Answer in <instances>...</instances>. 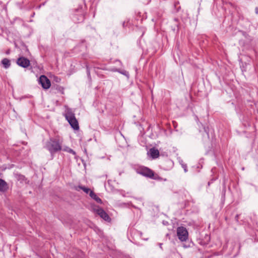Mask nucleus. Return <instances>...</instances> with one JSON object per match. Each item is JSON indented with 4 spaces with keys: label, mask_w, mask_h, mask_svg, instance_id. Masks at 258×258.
Here are the masks:
<instances>
[{
    "label": "nucleus",
    "mask_w": 258,
    "mask_h": 258,
    "mask_svg": "<svg viewBox=\"0 0 258 258\" xmlns=\"http://www.w3.org/2000/svg\"><path fill=\"white\" fill-rule=\"evenodd\" d=\"M177 235L178 239L181 241H184L188 238V232L184 227H179L177 229Z\"/></svg>",
    "instance_id": "nucleus-4"
},
{
    "label": "nucleus",
    "mask_w": 258,
    "mask_h": 258,
    "mask_svg": "<svg viewBox=\"0 0 258 258\" xmlns=\"http://www.w3.org/2000/svg\"><path fill=\"white\" fill-rule=\"evenodd\" d=\"M62 150L65 152H68L69 153L72 154L74 155H76V152L72 149L68 147H65L63 149L62 148Z\"/></svg>",
    "instance_id": "nucleus-13"
},
{
    "label": "nucleus",
    "mask_w": 258,
    "mask_h": 258,
    "mask_svg": "<svg viewBox=\"0 0 258 258\" xmlns=\"http://www.w3.org/2000/svg\"><path fill=\"white\" fill-rule=\"evenodd\" d=\"M174 21L175 22V26L174 27V28L172 29V30L173 31H175L176 30V28H177V30H178V19L177 18H174Z\"/></svg>",
    "instance_id": "nucleus-17"
},
{
    "label": "nucleus",
    "mask_w": 258,
    "mask_h": 258,
    "mask_svg": "<svg viewBox=\"0 0 258 258\" xmlns=\"http://www.w3.org/2000/svg\"><path fill=\"white\" fill-rule=\"evenodd\" d=\"M200 243L202 245H205L206 244H207V242H200Z\"/></svg>",
    "instance_id": "nucleus-20"
},
{
    "label": "nucleus",
    "mask_w": 258,
    "mask_h": 258,
    "mask_svg": "<svg viewBox=\"0 0 258 258\" xmlns=\"http://www.w3.org/2000/svg\"><path fill=\"white\" fill-rule=\"evenodd\" d=\"M209 240H210V237H207V242H208Z\"/></svg>",
    "instance_id": "nucleus-25"
},
{
    "label": "nucleus",
    "mask_w": 258,
    "mask_h": 258,
    "mask_svg": "<svg viewBox=\"0 0 258 258\" xmlns=\"http://www.w3.org/2000/svg\"><path fill=\"white\" fill-rule=\"evenodd\" d=\"M180 164L182 167L183 168L185 172H187V165L183 163V161H181L180 162Z\"/></svg>",
    "instance_id": "nucleus-16"
},
{
    "label": "nucleus",
    "mask_w": 258,
    "mask_h": 258,
    "mask_svg": "<svg viewBox=\"0 0 258 258\" xmlns=\"http://www.w3.org/2000/svg\"><path fill=\"white\" fill-rule=\"evenodd\" d=\"M238 217H239V215H236L235 216V220H236L237 221H238Z\"/></svg>",
    "instance_id": "nucleus-21"
},
{
    "label": "nucleus",
    "mask_w": 258,
    "mask_h": 258,
    "mask_svg": "<svg viewBox=\"0 0 258 258\" xmlns=\"http://www.w3.org/2000/svg\"><path fill=\"white\" fill-rule=\"evenodd\" d=\"M10 53V50H8L6 51V54H9Z\"/></svg>",
    "instance_id": "nucleus-24"
},
{
    "label": "nucleus",
    "mask_w": 258,
    "mask_h": 258,
    "mask_svg": "<svg viewBox=\"0 0 258 258\" xmlns=\"http://www.w3.org/2000/svg\"><path fill=\"white\" fill-rule=\"evenodd\" d=\"M9 189L8 184L4 180L0 178V191L5 192Z\"/></svg>",
    "instance_id": "nucleus-9"
},
{
    "label": "nucleus",
    "mask_w": 258,
    "mask_h": 258,
    "mask_svg": "<svg viewBox=\"0 0 258 258\" xmlns=\"http://www.w3.org/2000/svg\"><path fill=\"white\" fill-rule=\"evenodd\" d=\"M159 245L160 247L162 249V243H160L159 244Z\"/></svg>",
    "instance_id": "nucleus-23"
},
{
    "label": "nucleus",
    "mask_w": 258,
    "mask_h": 258,
    "mask_svg": "<svg viewBox=\"0 0 258 258\" xmlns=\"http://www.w3.org/2000/svg\"><path fill=\"white\" fill-rule=\"evenodd\" d=\"M152 159H156L159 156V152L155 148H151L148 153Z\"/></svg>",
    "instance_id": "nucleus-8"
},
{
    "label": "nucleus",
    "mask_w": 258,
    "mask_h": 258,
    "mask_svg": "<svg viewBox=\"0 0 258 258\" xmlns=\"http://www.w3.org/2000/svg\"><path fill=\"white\" fill-rule=\"evenodd\" d=\"M255 13L256 14H258V8L256 7L255 9Z\"/></svg>",
    "instance_id": "nucleus-22"
},
{
    "label": "nucleus",
    "mask_w": 258,
    "mask_h": 258,
    "mask_svg": "<svg viewBox=\"0 0 258 258\" xmlns=\"http://www.w3.org/2000/svg\"><path fill=\"white\" fill-rule=\"evenodd\" d=\"M62 143L59 139L51 138L46 143L45 147L53 155L62 150Z\"/></svg>",
    "instance_id": "nucleus-1"
},
{
    "label": "nucleus",
    "mask_w": 258,
    "mask_h": 258,
    "mask_svg": "<svg viewBox=\"0 0 258 258\" xmlns=\"http://www.w3.org/2000/svg\"><path fill=\"white\" fill-rule=\"evenodd\" d=\"M17 64L24 68H26L30 66V60L23 56L20 57L17 60Z\"/></svg>",
    "instance_id": "nucleus-7"
},
{
    "label": "nucleus",
    "mask_w": 258,
    "mask_h": 258,
    "mask_svg": "<svg viewBox=\"0 0 258 258\" xmlns=\"http://www.w3.org/2000/svg\"><path fill=\"white\" fill-rule=\"evenodd\" d=\"M94 210L97 214H98L105 221L107 222H110L111 221V218L103 209L98 207L97 208H95Z\"/></svg>",
    "instance_id": "nucleus-5"
},
{
    "label": "nucleus",
    "mask_w": 258,
    "mask_h": 258,
    "mask_svg": "<svg viewBox=\"0 0 258 258\" xmlns=\"http://www.w3.org/2000/svg\"><path fill=\"white\" fill-rule=\"evenodd\" d=\"M112 71L113 72H119V73L123 75H125L126 76H128L129 75V74H128V72L125 71V70H123V71H121L119 69H114L112 70Z\"/></svg>",
    "instance_id": "nucleus-14"
},
{
    "label": "nucleus",
    "mask_w": 258,
    "mask_h": 258,
    "mask_svg": "<svg viewBox=\"0 0 258 258\" xmlns=\"http://www.w3.org/2000/svg\"><path fill=\"white\" fill-rule=\"evenodd\" d=\"M76 189L78 191H79V189H82L85 193L89 194V195L90 194V191H93L90 188L82 185H79L78 187H76Z\"/></svg>",
    "instance_id": "nucleus-12"
},
{
    "label": "nucleus",
    "mask_w": 258,
    "mask_h": 258,
    "mask_svg": "<svg viewBox=\"0 0 258 258\" xmlns=\"http://www.w3.org/2000/svg\"><path fill=\"white\" fill-rule=\"evenodd\" d=\"M204 131L206 132V133L207 134V136L209 137V128L208 127H205L204 126Z\"/></svg>",
    "instance_id": "nucleus-19"
},
{
    "label": "nucleus",
    "mask_w": 258,
    "mask_h": 258,
    "mask_svg": "<svg viewBox=\"0 0 258 258\" xmlns=\"http://www.w3.org/2000/svg\"><path fill=\"white\" fill-rule=\"evenodd\" d=\"M136 171L138 174L149 178L153 179L159 178V176L157 174H155L152 170L145 166H139L136 168Z\"/></svg>",
    "instance_id": "nucleus-2"
},
{
    "label": "nucleus",
    "mask_w": 258,
    "mask_h": 258,
    "mask_svg": "<svg viewBox=\"0 0 258 258\" xmlns=\"http://www.w3.org/2000/svg\"><path fill=\"white\" fill-rule=\"evenodd\" d=\"M64 115L66 119L74 130H78L79 129L78 121L75 117L74 113L71 109H68Z\"/></svg>",
    "instance_id": "nucleus-3"
},
{
    "label": "nucleus",
    "mask_w": 258,
    "mask_h": 258,
    "mask_svg": "<svg viewBox=\"0 0 258 258\" xmlns=\"http://www.w3.org/2000/svg\"><path fill=\"white\" fill-rule=\"evenodd\" d=\"M86 69H87V74L88 78L89 80H91V78L90 71V69L88 66H86Z\"/></svg>",
    "instance_id": "nucleus-18"
},
{
    "label": "nucleus",
    "mask_w": 258,
    "mask_h": 258,
    "mask_svg": "<svg viewBox=\"0 0 258 258\" xmlns=\"http://www.w3.org/2000/svg\"><path fill=\"white\" fill-rule=\"evenodd\" d=\"M90 196L92 199L94 200L97 203L101 204L102 203V200L101 199L99 198L95 193L94 192V191H90Z\"/></svg>",
    "instance_id": "nucleus-10"
},
{
    "label": "nucleus",
    "mask_w": 258,
    "mask_h": 258,
    "mask_svg": "<svg viewBox=\"0 0 258 258\" xmlns=\"http://www.w3.org/2000/svg\"><path fill=\"white\" fill-rule=\"evenodd\" d=\"M39 82L44 89H48L51 86L50 80L44 75L40 77Z\"/></svg>",
    "instance_id": "nucleus-6"
},
{
    "label": "nucleus",
    "mask_w": 258,
    "mask_h": 258,
    "mask_svg": "<svg viewBox=\"0 0 258 258\" xmlns=\"http://www.w3.org/2000/svg\"><path fill=\"white\" fill-rule=\"evenodd\" d=\"M63 90V89L62 88H61V87H59V90Z\"/></svg>",
    "instance_id": "nucleus-26"
},
{
    "label": "nucleus",
    "mask_w": 258,
    "mask_h": 258,
    "mask_svg": "<svg viewBox=\"0 0 258 258\" xmlns=\"http://www.w3.org/2000/svg\"><path fill=\"white\" fill-rule=\"evenodd\" d=\"M76 11H79L80 13V15L79 16L80 18L78 19V20L83 21L84 20V16L83 15V14H82V8H80V9H76Z\"/></svg>",
    "instance_id": "nucleus-15"
},
{
    "label": "nucleus",
    "mask_w": 258,
    "mask_h": 258,
    "mask_svg": "<svg viewBox=\"0 0 258 258\" xmlns=\"http://www.w3.org/2000/svg\"><path fill=\"white\" fill-rule=\"evenodd\" d=\"M1 63L5 69H8L11 66L10 60L7 58L3 59L1 61Z\"/></svg>",
    "instance_id": "nucleus-11"
}]
</instances>
